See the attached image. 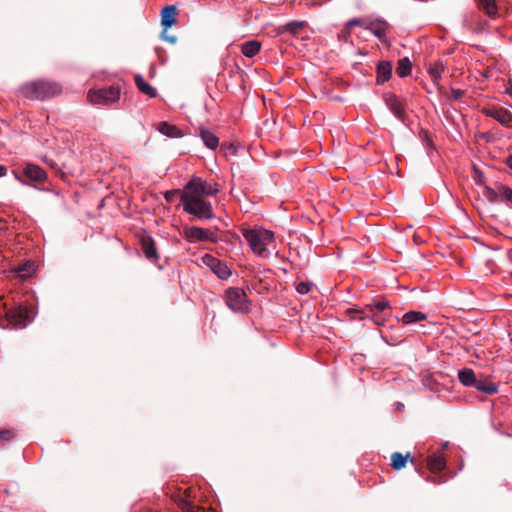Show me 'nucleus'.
<instances>
[{
	"mask_svg": "<svg viewBox=\"0 0 512 512\" xmlns=\"http://www.w3.org/2000/svg\"><path fill=\"white\" fill-rule=\"evenodd\" d=\"M165 40L171 42V43H175L176 42V38L174 36H171V37H164Z\"/></svg>",
	"mask_w": 512,
	"mask_h": 512,
	"instance_id": "nucleus-46",
	"label": "nucleus"
},
{
	"mask_svg": "<svg viewBox=\"0 0 512 512\" xmlns=\"http://www.w3.org/2000/svg\"><path fill=\"white\" fill-rule=\"evenodd\" d=\"M178 194V191L177 190H169L165 193V199L168 201V202H171L173 201V199L176 197V195Z\"/></svg>",
	"mask_w": 512,
	"mask_h": 512,
	"instance_id": "nucleus-41",
	"label": "nucleus"
},
{
	"mask_svg": "<svg viewBox=\"0 0 512 512\" xmlns=\"http://www.w3.org/2000/svg\"><path fill=\"white\" fill-rule=\"evenodd\" d=\"M511 240H512V237H511Z\"/></svg>",
	"mask_w": 512,
	"mask_h": 512,
	"instance_id": "nucleus-51",
	"label": "nucleus"
},
{
	"mask_svg": "<svg viewBox=\"0 0 512 512\" xmlns=\"http://www.w3.org/2000/svg\"><path fill=\"white\" fill-rule=\"evenodd\" d=\"M185 235L190 241H209L212 243L217 242L216 234L210 229L206 228L193 226L186 229Z\"/></svg>",
	"mask_w": 512,
	"mask_h": 512,
	"instance_id": "nucleus-10",
	"label": "nucleus"
},
{
	"mask_svg": "<svg viewBox=\"0 0 512 512\" xmlns=\"http://www.w3.org/2000/svg\"><path fill=\"white\" fill-rule=\"evenodd\" d=\"M365 309L368 312H376V313H390L388 310L390 309V304L386 299L376 300L370 304H367Z\"/></svg>",
	"mask_w": 512,
	"mask_h": 512,
	"instance_id": "nucleus-24",
	"label": "nucleus"
},
{
	"mask_svg": "<svg viewBox=\"0 0 512 512\" xmlns=\"http://www.w3.org/2000/svg\"><path fill=\"white\" fill-rule=\"evenodd\" d=\"M313 286V283L310 281H301L296 285V291L299 294H307L311 291V288Z\"/></svg>",
	"mask_w": 512,
	"mask_h": 512,
	"instance_id": "nucleus-35",
	"label": "nucleus"
},
{
	"mask_svg": "<svg viewBox=\"0 0 512 512\" xmlns=\"http://www.w3.org/2000/svg\"><path fill=\"white\" fill-rule=\"evenodd\" d=\"M420 137H421L423 145L427 149V152L429 153L430 151H432L434 149V145H433V142L430 139L428 133L426 131H422L420 133Z\"/></svg>",
	"mask_w": 512,
	"mask_h": 512,
	"instance_id": "nucleus-36",
	"label": "nucleus"
},
{
	"mask_svg": "<svg viewBox=\"0 0 512 512\" xmlns=\"http://www.w3.org/2000/svg\"><path fill=\"white\" fill-rule=\"evenodd\" d=\"M181 203L186 213L200 220H209L214 217L211 203L199 195H192L190 191L181 194Z\"/></svg>",
	"mask_w": 512,
	"mask_h": 512,
	"instance_id": "nucleus-3",
	"label": "nucleus"
},
{
	"mask_svg": "<svg viewBox=\"0 0 512 512\" xmlns=\"http://www.w3.org/2000/svg\"><path fill=\"white\" fill-rule=\"evenodd\" d=\"M225 302L233 312L247 313L249 311L247 295L239 287H230L225 291Z\"/></svg>",
	"mask_w": 512,
	"mask_h": 512,
	"instance_id": "nucleus-4",
	"label": "nucleus"
},
{
	"mask_svg": "<svg viewBox=\"0 0 512 512\" xmlns=\"http://www.w3.org/2000/svg\"><path fill=\"white\" fill-rule=\"evenodd\" d=\"M15 177H16V179H17V180H19L20 182H23V181L21 180V178H20L17 174H15Z\"/></svg>",
	"mask_w": 512,
	"mask_h": 512,
	"instance_id": "nucleus-48",
	"label": "nucleus"
},
{
	"mask_svg": "<svg viewBox=\"0 0 512 512\" xmlns=\"http://www.w3.org/2000/svg\"><path fill=\"white\" fill-rule=\"evenodd\" d=\"M500 202L512 209V189L507 185H500Z\"/></svg>",
	"mask_w": 512,
	"mask_h": 512,
	"instance_id": "nucleus-31",
	"label": "nucleus"
},
{
	"mask_svg": "<svg viewBox=\"0 0 512 512\" xmlns=\"http://www.w3.org/2000/svg\"><path fill=\"white\" fill-rule=\"evenodd\" d=\"M478 8L487 14L490 18H495L498 14V8L495 0H476Z\"/></svg>",
	"mask_w": 512,
	"mask_h": 512,
	"instance_id": "nucleus-21",
	"label": "nucleus"
},
{
	"mask_svg": "<svg viewBox=\"0 0 512 512\" xmlns=\"http://www.w3.org/2000/svg\"><path fill=\"white\" fill-rule=\"evenodd\" d=\"M34 271L35 266L33 262H26L25 264L18 265L12 270V272L21 279L28 278Z\"/></svg>",
	"mask_w": 512,
	"mask_h": 512,
	"instance_id": "nucleus-25",
	"label": "nucleus"
},
{
	"mask_svg": "<svg viewBox=\"0 0 512 512\" xmlns=\"http://www.w3.org/2000/svg\"><path fill=\"white\" fill-rule=\"evenodd\" d=\"M261 48V44L258 41L251 40L242 44L241 52L248 58L254 57Z\"/></svg>",
	"mask_w": 512,
	"mask_h": 512,
	"instance_id": "nucleus-26",
	"label": "nucleus"
},
{
	"mask_svg": "<svg viewBox=\"0 0 512 512\" xmlns=\"http://www.w3.org/2000/svg\"><path fill=\"white\" fill-rule=\"evenodd\" d=\"M426 318H427V315L425 313L420 312V311L411 310V311L406 312L402 316L401 321L404 324H412V323H417V322L423 321Z\"/></svg>",
	"mask_w": 512,
	"mask_h": 512,
	"instance_id": "nucleus-29",
	"label": "nucleus"
},
{
	"mask_svg": "<svg viewBox=\"0 0 512 512\" xmlns=\"http://www.w3.org/2000/svg\"><path fill=\"white\" fill-rule=\"evenodd\" d=\"M43 161H44L45 163H47L48 165H50L51 167H54V163H53V161L49 160L47 157H44V158H43Z\"/></svg>",
	"mask_w": 512,
	"mask_h": 512,
	"instance_id": "nucleus-47",
	"label": "nucleus"
},
{
	"mask_svg": "<svg viewBox=\"0 0 512 512\" xmlns=\"http://www.w3.org/2000/svg\"><path fill=\"white\" fill-rule=\"evenodd\" d=\"M242 235L259 258L268 259L276 250V240L271 230L262 227L248 228L243 230Z\"/></svg>",
	"mask_w": 512,
	"mask_h": 512,
	"instance_id": "nucleus-1",
	"label": "nucleus"
},
{
	"mask_svg": "<svg viewBox=\"0 0 512 512\" xmlns=\"http://www.w3.org/2000/svg\"><path fill=\"white\" fill-rule=\"evenodd\" d=\"M7 168L4 165H0V177H3L6 175Z\"/></svg>",
	"mask_w": 512,
	"mask_h": 512,
	"instance_id": "nucleus-44",
	"label": "nucleus"
},
{
	"mask_svg": "<svg viewBox=\"0 0 512 512\" xmlns=\"http://www.w3.org/2000/svg\"><path fill=\"white\" fill-rule=\"evenodd\" d=\"M15 432L10 429H4L0 431V439L3 441H8L15 437Z\"/></svg>",
	"mask_w": 512,
	"mask_h": 512,
	"instance_id": "nucleus-38",
	"label": "nucleus"
},
{
	"mask_svg": "<svg viewBox=\"0 0 512 512\" xmlns=\"http://www.w3.org/2000/svg\"><path fill=\"white\" fill-rule=\"evenodd\" d=\"M392 75V64L389 61H381L377 65L376 84L383 85Z\"/></svg>",
	"mask_w": 512,
	"mask_h": 512,
	"instance_id": "nucleus-16",
	"label": "nucleus"
},
{
	"mask_svg": "<svg viewBox=\"0 0 512 512\" xmlns=\"http://www.w3.org/2000/svg\"><path fill=\"white\" fill-rule=\"evenodd\" d=\"M409 459L412 464H415V460L413 458H410L409 453H407L406 455H403L399 452H395L391 456V461H392L391 465L395 470H400L403 467H405V465Z\"/></svg>",
	"mask_w": 512,
	"mask_h": 512,
	"instance_id": "nucleus-23",
	"label": "nucleus"
},
{
	"mask_svg": "<svg viewBox=\"0 0 512 512\" xmlns=\"http://www.w3.org/2000/svg\"><path fill=\"white\" fill-rule=\"evenodd\" d=\"M384 101L391 113L401 122H405L407 114L405 112L406 103L395 94L388 93L384 95Z\"/></svg>",
	"mask_w": 512,
	"mask_h": 512,
	"instance_id": "nucleus-8",
	"label": "nucleus"
},
{
	"mask_svg": "<svg viewBox=\"0 0 512 512\" xmlns=\"http://www.w3.org/2000/svg\"><path fill=\"white\" fill-rule=\"evenodd\" d=\"M509 94L512 95V87L508 90Z\"/></svg>",
	"mask_w": 512,
	"mask_h": 512,
	"instance_id": "nucleus-50",
	"label": "nucleus"
},
{
	"mask_svg": "<svg viewBox=\"0 0 512 512\" xmlns=\"http://www.w3.org/2000/svg\"><path fill=\"white\" fill-rule=\"evenodd\" d=\"M188 191H190L192 195H199V197L203 198V196H213L217 194L219 187L216 183H209L200 177H193L186 184L182 193H187Z\"/></svg>",
	"mask_w": 512,
	"mask_h": 512,
	"instance_id": "nucleus-7",
	"label": "nucleus"
},
{
	"mask_svg": "<svg viewBox=\"0 0 512 512\" xmlns=\"http://www.w3.org/2000/svg\"><path fill=\"white\" fill-rule=\"evenodd\" d=\"M473 387L487 395H494L498 392V386L495 383L482 379H477Z\"/></svg>",
	"mask_w": 512,
	"mask_h": 512,
	"instance_id": "nucleus-22",
	"label": "nucleus"
},
{
	"mask_svg": "<svg viewBox=\"0 0 512 512\" xmlns=\"http://www.w3.org/2000/svg\"><path fill=\"white\" fill-rule=\"evenodd\" d=\"M22 95L31 100H45L62 92L60 84L49 80H35L20 87Z\"/></svg>",
	"mask_w": 512,
	"mask_h": 512,
	"instance_id": "nucleus-2",
	"label": "nucleus"
},
{
	"mask_svg": "<svg viewBox=\"0 0 512 512\" xmlns=\"http://www.w3.org/2000/svg\"><path fill=\"white\" fill-rule=\"evenodd\" d=\"M464 90L452 88L451 89V98L454 101H459L464 96Z\"/></svg>",
	"mask_w": 512,
	"mask_h": 512,
	"instance_id": "nucleus-39",
	"label": "nucleus"
},
{
	"mask_svg": "<svg viewBox=\"0 0 512 512\" xmlns=\"http://www.w3.org/2000/svg\"><path fill=\"white\" fill-rule=\"evenodd\" d=\"M203 262L222 280H227L231 276L229 267L212 255L206 254Z\"/></svg>",
	"mask_w": 512,
	"mask_h": 512,
	"instance_id": "nucleus-9",
	"label": "nucleus"
},
{
	"mask_svg": "<svg viewBox=\"0 0 512 512\" xmlns=\"http://www.w3.org/2000/svg\"><path fill=\"white\" fill-rule=\"evenodd\" d=\"M5 319L7 322L6 326L15 329L25 328L32 321L28 308L20 304L6 308Z\"/></svg>",
	"mask_w": 512,
	"mask_h": 512,
	"instance_id": "nucleus-5",
	"label": "nucleus"
},
{
	"mask_svg": "<svg viewBox=\"0 0 512 512\" xmlns=\"http://www.w3.org/2000/svg\"><path fill=\"white\" fill-rule=\"evenodd\" d=\"M445 70V66L441 62H436L428 68V73L434 84H439L442 79V73Z\"/></svg>",
	"mask_w": 512,
	"mask_h": 512,
	"instance_id": "nucleus-28",
	"label": "nucleus"
},
{
	"mask_svg": "<svg viewBox=\"0 0 512 512\" xmlns=\"http://www.w3.org/2000/svg\"><path fill=\"white\" fill-rule=\"evenodd\" d=\"M346 314L351 320H362L368 317V311L366 309L349 308Z\"/></svg>",
	"mask_w": 512,
	"mask_h": 512,
	"instance_id": "nucleus-32",
	"label": "nucleus"
},
{
	"mask_svg": "<svg viewBox=\"0 0 512 512\" xmlns=\"http://www.w3.org/2000/svg\"><path fill=\"white\" fill-rule=\"evenodd\" d=\"M364 25H366V23H364L362 20L353 18L346 23V28L350 29L352 26H362L364 28Z\"/></svg>",
	"mask_w": 512,
	"mask_h": 512,
	"instance_id": "nucleus-40",
	"label": "nucleus"
},
{
	"mask_svg": "<svg viewBox=\"0 0 512 512\" xmlns=\"http://www.w3.org/2000/svg\"><path fill=\"white\" fill-rule=\"evenodd\" d=\"M136 87L141 91L142 93L146 94L147 96L153 98L157 95V90L152 87L149 83L145 81V79L137 74L134 77Z\"/></svg>",
	"mask_w": 512,
	"mask_h": 512,
	"instance_id": "nucleus-19",
	"label": "nucleus"
},
{
	"mask_svg": "<svg viewBox=\"0 0 512 512\" xmlns=\"http://www.w3.org/2000/svg\"><path fill=\"white\" fill-rule=\"evenodd\" d=\"M302 27H303V22L291 21L286 24L285 30L290 33L296 34Z\"/></svg>",
	"mask_w": 512,
	"mask_h": 512,
	"instance_id": "nucleus-37",
	"label": "nucleus"
},
{
	"mask_svg": "<svg viewBox=\"0 0 512 512\" xmlns=\"http://www.w3.org/2000/svg\"><path fill=\"white\" fill-rule=\"evenodd\" d=\"M119 98L120 88L114 85L108 88L90 90L88 92V100L92 104L110 105L117 102Z\"/></svg>",
	"mask_w": 512,
	"mask_h": 512,
	"instance_id": "nucleus-6",
	"label": "nucleus"
},
{
	"mask_svg": "<svg viewBox=\"0 0 512 512\" xmlns=\"http://www.w3.org/2000/svg\"><path fill=\"white\" fill-rule=\"evenodd\" d=\"M484 194L491 202H495L497 200L500 201V185L497 187L496 190L491 187H486Z\"/></svg>",
	"mask_w": 512,
	"mask_h": 512,
	"instance_id": "nucleus-34",
	"label": "nucleus"
},
{
	"mask_svg": "<svg viewBox=\"0 0 512 512\" xmlns=\"http://www.w3.org/2000/svg\"><path fill=\"white\" fill-rule=\"evenodd\" d=\"M229 150H230V151H231V153H232V154H234V155L237 153V148H236V146H234L233 144H231V145L229 146Z\"/></svg>",
	"mask_w": 512,
	"mask_h": 512,
	"instance_id": "nucleus-45",
	"label": "nucleus"
},
{
	"mask_svg": "<svg viewBox=\"0 0 512 512\" xmlns=\"http://www.w3.org/2000/svg\"><path fill=\"white\" fill-rule=\"evenodd\" d=\"M182 509L185 511V512H198L194 509V507L192 505H190L189 503L187 502H184L183 503V506H182Z\"/></svg>",
	"mask_w": 512,
	"mask_h": 512,
	"instance_id": "nucleus-42",
	"label": "nucleus"
},
{
	"mask_svg": "<svg viewBox=\"0 0 512 512\" xmlns=\"http://www.w3.org/2000/svg\"><path fill=\"white\" fill-rule=\"evenodd\" d=\"M144 512H157V511H153V510L149 509V510H145Z\"/></svg>",
	"mask_w": 512,
	"mask_h": 512,
	"instance_id": "nucleus-49",
	"label": "nucleus"
},
{
	"mask_svg": "<svg viewBox=\"0 0 512 512\" xmlns=\"http://www.w3.org/2000/svg\"><path fill=\"white\" fill-rule=\"evenodd\" d=\"M23 176L30 181L43 183L47 179V174L39 165L34 163H27L22 169Z\"/></svg>",
	"mask_w": 512,
	"mask_h": 512,
	"instance_id": "nucleus-12",
	"label": "nucleus"
},
{
	"mask_svg": "<svg viewBox=\"0 0 512 512\" xmlns=\"http://www.w3.org/2000/svg\"><path fill=\"white\" fill-rule=\"evenodd\" d=\"M368 316L371 317L372 321L377 326H382L390 317V313H376V312H368Z\"/></svg>",
	"mask_w": 512,
	"mask_h": 512,
	"instance_id": "nucleus-33",
	"label": "nucleus"
},
{
	"mask_svg": "<svg viewBox=\"0 0 512 512\" xmlns=\"http://www.w3.org/2000/svg\"><path fill=\"white\" fill-rule=\"evenodd\" d=\"M483 113L487 117L495 119L501 125H507L512 120V114L504 108H485Z\"/></svg>",
	"mask_w": 512,
	"mask_h": 512,
	"instance_id": "nucleus-13",
	"label": "nucleus"
},
{
	"mask_svg": "<svg viewBox=\"0 0 512 512\" xmlns=\"http://www.w3.org/2000/svg\"><path fill=\"white\" fill-rule=\"evenodd\" d=\"M427 465L432 472H440L446 466V461L441 453H433L427 458Z\"/></svg>",
	"mask_w": 512,
	"mask_h": 512,
	"instance_id": "nucleus-17",
	"label": "nucleus"
},
{
	"mask_svg": "<svg viewBox=\"0 0 512 512\" xmlns=\"http://www.w3.org/2000/svg\"><path fill=\"white\" fill-rule=\"evenodd\" d=\"M199 133L204 145L207 148L215 150L218 147L219 138L215 135V133L206 128H201Z\"/></svg>",
	"mask_w": 512,
	"mask_h": 512,
	"instance_id": "nucleus-18",
	"label": "nucleus"
},
{
	"mask_svg": "<svg viewBox=\"0 0 512 512\" xmlns=\"http://www.w3.org/2000/svg\"><path fill=\"white\" fill-rule=\"evenodd\" d=\"M389 28V24L383 19H375L369 21L364 25V29L371 32L375 37H377L382 43H386V32Z\"/></svg>",
	"mask_w": 512,
	"mask_h": 512,
	"instance_id": "nucleus-11",
	"label": "nucleus"
},
{
	"mask_svg": "<svg viewBox=\"0 0 512 512\" xmlns=\"http://www.w3.org/2000/svg\"><path fill=\"white\" fill-rule=\"evenodd\" d=\"M141 247L145 257L150 261L158 260V253L153 238L145 235L141 238Z\"/></svg>",
	"mask_w": 512,
	"mask_h": 512,
	"instance_id": "nucleus-14",
	"label": "nucleus"
},
{
	"mask_svg": "<svg viewBox=\"0 0 512 512\" xmlns=\"http://www.w3.org/2000/svg\"><path fill=\"white\" fill-rule=\"evenodd\" d=\"M458 379L462 385L467 387H473L477 380L474 371L470 368H463L459 370Z\"/></svg>",
	"mask_w": 512,
	"mask_h": 512,
	"instance_id": "nucleus-20",
	"label": "nucleus"
},
{
	"mask_svg": "<svg viewBox=\"0 0 512 512\" xmlns=\"http://www.w3.org/2000/svg\"><path fill=\"white\" fill-rule=\"evenodd\" d=\"M412 72V64L409 58L404 57L398 61L396 73L400 78L407 77Z\"/></svg>",
	"mask_w": 512,
	"mask_h": 512,
	"instance_id": "nucleus-30",
	"label": "nucleus"
},
{
	"mask_svg": "<svg viewBox=\"0 0 512 512\" xmlns=\"http://www.w3.org/2000/svg\"><path fill=\"white\" fill-rule=\"evenodd\" d=\"M506 165L512 169V155H509L505 160Z\"/></svg>",
	"mask_w": 512,
	"mask_h": 512,
	"instance_id": "nucleus-43",
	"label": "nucleus"
},
{
	"mask_svg": "<svg viewBox=\"0 0 512 512\" xmlns=\"http://www.w3.org/2000/svg\"><path fill=\"white\" fill-rule=\"evenodd\" d=\"M177 8L174 5H167L161 11V25L165 29L172 27L176 22Z\"/></svg>",
	"mask_w": 512,
	"mask_h": 512,
	"instance_id": "nucleus-15",
	"label": "nucleus"
},
{
	"mask_svg": "<svg viewBox=\"0 0 512 512\" xmlns=\"http://www.w3.org/2000/svg\"><path fill=\"white\" fill-rule=\"evenodd\" d=\"M158 130L161 134L171 138H179L182 136V133L178 127L171 125L167 122H161L159 124Z\"/></svg>",
	"mask_w": 512,
	"mask_h": 512,
	"instance_id": "nucleus-27",
	"label": "nucleus"
}]
</instances>
